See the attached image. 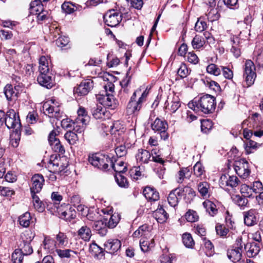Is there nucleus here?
I'll return each mask as SVG.
<instances>
[{
  "label": "nucleus",
  "mask_w": 263,
  "mask_h": 263,
  "mask_svg": "<svg viewBox=\"0 0 263 263\" xmlns=\"http://www.w3.org/2000/svg\"><path fill=\"white\" fill-rule=\"evenodd\" d=\"M140 92L141 89H138L133 93L126 107V111L128 115H138L142 107L143 103L146 101V98L148 95L146 90L142 92L138 101H136V96L137 95H140Z\"/></svg>",
  "instance_id": "obj_1"
},
{
  "label": "nucleus",
  "mask_w": 263,
  "mask_h": 263,
  "mask_svg": "<svg viewBox=\"0 0 263 263\" xmlns=\"http://www.w3.org/2000/svg\"><path fill=\"white\" fill-rule=\"evenodd\" d=\"M196 105L197 108L203 113L210 114L215 109V99L211 95H205L200 97Z\"/></svg>",
  "instance_id": "obj_2"
},
{
  "label": "nucleus",
  "mask_w": 263,
  "mask_h": 263,
  "mask_svg": "<svg viewBox=\"0 0 263 263\" xmlns=\"http://www.w3.org/2000/svg\"><path fill=\"white\" fill-rule=\"evenodd\" d=\"M88 161L94 167L103 171L107 170L112 163V159L108 156L97 154L89 155Z\"/></svg>",
  "instance_id": "obj_3"
},
{
  "label": "nucleus",
  "mask_w": 263,
  "mask_h": 263,
  "mask_svg": "<svg viewBox=\"0 0 263 263\" xmlns=\"http://www.w3.org/2000/svg\"><path fill=\"white\" fill-rule=\"evenodd\" d=\"M243 245L245 243L242 241V237H238L233 248L228 250V257L233 262H238L241 259Z\"/></svg>",
  "instance_id": "obj_4"
},
{
  "label": "nucleus",
  "mask_w": 263,
  "mask_h": 263,
  "mask_svg": "<svg viewBox=\"0 0 263 263\" xmlns=\"http://www.w3.org/2000/svg\"><path fill=\"white\" fill-rule=\"evenodd\" d=\"M243 70V78L245 79L248 86H250L253 84L256 77V68L254 63L250 60H247Z\"/></svg>",
  "instance_id": "obj_5"
},
{
  "label": "nucleus",
  "mask_w": 263,
  "mask_h": 263,
  "mask_svg": "<svg viewBox=\"0 0 263 263\" xmlns=\"http://www.w3.org/2000/svg\"><path fill=\"white\" fill-rule=\"evenodd\" d=\"M4 123L8 128L15 129V130H20L21 126L18 115L12 109L7 111Z\"/></svg>",
  "instance_id": "obj_6"
},
{
  "label": "nucleus",
  "mask_w": 263,
  "mask_h": 263,
  "mask_svg": "<svg viewBox=\"0 0 263 263\" xmlns=\"http://www.w3.org/2000/svg\"><path fill=\"white\" fill-rule=\"evenodd\" d=\"M44 113L50 118H55L57 119L62 117V112L58 105H56L55 102L52 100L47 101L43 105Z\"/></svg>",
  "instance_id": "obj_7"
},
{
  "label": "nucleus",
  "mask_w": 263,
  "mask_h": 263,
  "mask_svg": "<svg viewBox=\"0 0 263 263\" xmlns=\"http://www.w3.org/2000/svg\"><path fill=\"white\" fill-rule=\"evenodd\" d=\"M151 128L155 133L160 135L162 139L165 140L168 138V135L166 132L168 125L165 121L157 118L154 122L151 123Z\"/></svg>",
  "instance_id": "obj_8"
},
{
  "label": "nucleus",
  "mask_w": 263,
  "mask_h": 263,
  "mask_svg": "<svg viewBox=\"0 0 263 263\" xmlns=\"http://www.w3.org/2000/svg\"><path fill=\"white\" fill-rule=\"evenodd\" d=\"M96 98L101 105L108 109H115L118 105L117 100L112 95H98Z\"/></svg>",
  "instance_id": "obj_9"
},
{
  "label": "nucleus",
  "mask_w": 263,
  "mask_h": 263,
  "mask_svg": "<svg viewBox=\"0 0 263 263\" xmlns=\"http://www.w3.org/2000/svg\"><path fill=\"white\" fill-rule=\"evenodd\" d=\"M248 163L244 159L235 161L234 167L236 174L241 178H246L249 176L250 171L249 170Z\"/></svg>",
  "instance_id": "obj_10"
},
{
  "label": "nucleus",
  "mask_w": 263,
  "mask_h": 263,
  "mask_svg": "<svg viewBox=\"0 0 263 263\" xmlns=\"http://www.w3.org/2000/svg\"><path fill=\"white\" fill-rule=\"evenodd\" d=\"M54 212L58 213L60 218L69 221L75 218L76 216L75 210L71 208H68L67 205L57 208V211Z\"/></svg>",
  "instance_id": "obj_11"
},
{
  "label": "nucleus",
  "mask_w": 263,
  "mask_h": 263,
  "mask_svg": "<svg viewBox=\"0 0 263 263\" xmlns=\"http://www.w3.org/2000/svg\"><path fill=\"white\" fill-rule=\"evenodd\" d=\"M30 13L37 16H46L48 12L44 10L43 5L40 1L34 0L30 3Z\"/></svg>",
  "instance_id": "obj_12"
},
{
  "label": "nucleus",
  "mask_w": 263,
  "mask_h": 263,
  "mask_svg": "<svg viewBox=\"0 0 263 263\" xmlns=\"http://www.w3.org/2000/svg\"><path fill=\"white\" fill-rule=\"evenodd\" d=\"M93 87V82L90 80L82 81L80 84L74 89V95L78 96H85Z\"/></svg>",
  "instance_id": "obj_13"
},
{
  "label": "nucleus",
  "mask_w": 263,
  "mask_h": 263,
  "mask_svg": "<svg viewBox=\"0 0 263 263\" xmlns=\"http://www.w3.org/2000/svg\"><path fill=\"white\" fill-rule=\"evenodd\" d=\"M107 217H103L102 219L100 218L99 220L96 221L92 224L93 229L101 236L106 235L107 233Z\"/></svg>",
  "instance_id": "obj_14"
},
{
  "label": "nucleus",
  "mask_w": 263,
  "mask_h": 263,
  "mask_svg": "<svg viewBox=\"0 0 263 263\" xmlns=\"http://www.w3.org/2000/svg\"><path fill=\"white\" fill-rule=\"evenodd\" d=\"M32 185L30 187L31 193H39L41 191L44 183V179L41 174H35L31 178Z\"/></svg>",
  "instance_id": "obj_15"
},
{
  "label": "nucleus",
  "mask_w": 263,
  "mask_h": 263,
  "mask_svg": "<svg viewBox=\"0 0 263 263\" xmlns=\"http://www.w3.org/2000/svg\"><path fill=\"white\" fill-rule=\"evenodd\" d=\"M37 81L40 85L48 89L51 88L54 85L50 73H40L37 78Z\"/></svg>",
  "instance_id": "obj_16"
},
{
  "label": "nucleus",
  "mask_w": 263,
  "mask_h": 263,
  "mask_svg": "<svg viewBox=\"0 0 263 263\" xmlns=\"http://www.w3.org/2000/svg\"><path fill=\"white\" fill-rule=\"evenodd\" d=\"M121 242L118 239H109L104 243L106 251L110 254H114L120 250Z\"/></svg>",
  "instance_id": "obj_17"
},
{
  "label": "nucleus",
  "mask_w": 263,
  "mask_h": 263,
  "mask_svg": "<svg viewBox=\"0 0 263 263\" xmlns=\"http://www.w3.org/2000/svg\"><path fill=\"white\" fill-rule=\"evenodd\" d=\"M181 195L182 190L179 189H176L171 192L167 197L169 204L172 207L177 206L178 203L179 199L181 198Z\"/></svg>",
  "instance_id": "obj_18"
},
{
  "label": "nucleus",
  "mask_w": 263,
  "mask_h": 263,
  "mask_svg": "<svg viewBox=\"0 0 263 263\" xmlns=\"http://www.w3.org/2000/svg\"><path fill=\"white\" fill-rule=\"evenodd\" d=\"M254 210H250L243 213L244 223L247 226H253L257 223V218Z\"/></svg>",
  "instance_id": "obj_19"
},
{
  "label": "nucleus",
  "mask_w": 263,
  "mask_h": 263,
  "mask_svg": "<svg viewBox=\"0 0 263 263\" xmlns=\"http://www.w3.org/2000/svg\"><path fill=\"white\" fill-rule=\"evenodd\" d=\"M102 105H95L91 109L93 117L97 119H104L108 116V113L106 108L102 106Z\"/></svg>",
  "instance_id": "obj_20"
},
{
  "label": "nucleus",
  "mask_w": 263,
  "mask_h": 263,
  "mask_svg": "<svg viewBox=\"0 0 263 263\" xmlns=\"http://www.w3.org/2000/svg\"><path fill=\"white\" fill-rule=\"evenodd\" d=\"M151 158V155L150 153L148 151L143 149H138V153L136 155L137 161L141 164L147 163L150 160Z\"/></svg>",
  "instance_id": "obj_21"
},
{
  "label": "nucleus",
  "mask_w": 263,
  "mask_h": 263,
  "mask_svg": "<svg viewBox=\"0 0 263 263\" xmlns=\"http://www.w3.org/2000/svg\"><path fill=\"white\" fill-rule=\"evenodd\" d=\"M245 249L247 251V256L249 257L255 256L260 251V247L257 243H251L243 245Z\"/></svg>",
  "instance_id": "obj_22"
},
{
  "label": "nucleus",
  "mask_w": 263,
  "mask_h": 263,
  "mask_svg": "<svg viewBox=\"0 0 263 263\" xmlns=\"http://www.w3.org/2000/svg\"><path fill=\"white\" fill-rule=\"evenodd\" d=\"M143 195L149 201H155L159 199V193L151 187H146L143 190Z\"/></svg>",
  "instance_id": "obj_23"
},
{
  "label": "nucleus",
  "mask_w": 263,
  "mask_h": 263,
  "mask_svg": "<svg viewBox=\"0 0 263 263\" xmlns=\"http://www.w3.org/2000/svg\"><path fill=\"white\" fill-rule=\"evenodd\" d=\"M140 246L141 250L143 252H147L154 247V239L152 238L150 240H148L147 237H143L140 241Z\"/></svg>",
  "instance_id": "obj_24"
},
{
  "label": "nucleus",
  "mask_w": 263,
  "mask_h": 263,
  "mask_svg": "<svg viewBox=\"0 0 263 263\" xmlns=\"http://www.w3.org/2000/svg\"><path fill=\"white\" fill-rule=\"evenodd\" d=\"M153 216L159 223L165 222L168 217V214L162 207L158 208L154 212Z\"/></svg>",
  "instance_id": "obj_25"
},
{
  "label": "nucleus",
  "mask_w": 263,
  "mask_h": 263,
  "mask_svg": "<svg viewBox=\"0 0 263 263\" xmlns=\"http://www.w3.org/2000/svg\"><path fill=\"white\" fill-rule=\"evenodd\" d=\"M82 9L80 6H76L70 2H64L62 5V9L66 14H70L75 11H80Z\"/></svg>",
  "instance_id": "obj_26"
},
{
  "label": "nucleus",
  "mask_w": 263,
  "mask_h": 263,
  "mask_svg": "<svg viewBox=\"0 0 263 263\" xmlns=\"http://www.w3.org/2000/svg\"><path fill=\"white\" fill-rule=\"evenodd\" d=\"M49 59L45 56H42L39 59V71L40 73H50Z\"/></svg>",
  "instance_id": "obj_27"
},
{
  "label": "nucleus",
  "mask_w": 263,
  "mask_h": 263,
  "mask_svg": "<svg viewBox=\"0 0 263 263\" xmlns=\"http://www.w3.org/2000/svg\"><path fill=\"white\" fill-rule=\"evenodd\" d=\"M149 227L147 224H143L139 227V228L136 230L133 236L134 237L138 238L139 237L143 236V237H147L150 234V231L149 230Z\"/></svg>",
  "instance_id": "obj_28"
},
{
  "label": "nucleus",
  "mask_w": 263,
  "mask_h": 263,
  "mask_svg": "<svg viewBox=\"0 0 263 263\" xmlns=\"http://www.w3.org/2000/svg\"><path fill=\"white\" fill-rule=\"evenodd\" d=\"M109 165L116 172V174H122L127 171V167L123 161L117 160L114 162L112 160V163L109 164Z\"/></svg>",
  "instance_id": "obj_29"
},
{
  "label": "nucleus",
  "mask_w": 263,
  "mask_h": 263,
  "mask_svg": "<svg viewBox=\"0 0 263 263\" xmlns=\"http://www.w3.org/2000/svg\"><path fill=\"white\" fill-rule=\"evenodd\" d=\"M220 180L221 181H225L226 185L232 187H236L239 184V180L235 176H229V178L226 175H222Z\"/></svg>",
  "instance_id": "obj_30"
},
{
  "label": "nucleus",
  "mask_w": 263,
  "mask_h": 263,
  "mask_svg": "<svg viewBox=\"0 0 263 263\" xmlns=\"http://www.w3.org/2000/svg\"><path fill=\"white\" fill-rule=\"evenodd\" d=\"M197 190L202 197L209 196L210 184L206 181H201L197 184Z\"/></svg>",
  "instance_id": "obj_31"
},
{
  "label": "nucleus",
  "mask_w": 263,
  "mask_h": 263,
  "mask_svg": "<svg viewBox=\"0 0 263 263\" xmlns=\"http://www.w3.org/2000/svg\"><path fill=\"white\" fill-rule=\"evenodd\" d=\"M202 204L206 211L211 216H213L217 214L218 210L216 205L211 201L206 200L203 202Z\"/></svg>",
  "instance_id": "obj_32"
},
{
  "label": "nucleus",
  "mask_w": 263,
  "mask_h": 263,
  "mask_svg": "<svg viewBox=\"0 0 263 263\" xmlns=\"http://www.w3.org/2000/svg\"><path fill=\"white\" fill-rule=\"evenodd\" d=\"M55 242L59 247H65L68 243V238L64 233L59 232L55 236Z\"/></svg>",
  "instance_id": "obj_33"
},
{
  "label": "nucleus",
  "mask_w": 263,
  "mask_h": 263,
  "mask_svg": "<svg viewBox=\"0 0 263 263\" xmlns=\"http://www.w3.org/2000/svg\"><path fill=\"white\" fill-rule=\"evenodd\" d=\"M120 220V215L118 213H115L108 217L107 226L108 228L113 229L116 227Z\"/></svg>",
  "instance_id": "obj_34"
},
{
  "label": "nucleus",
  "mask_w": 263,
  "mask_h": 263,
  "mask_svg": "<svg viewBox=\"0 0 263 263\" xmlns=\"http://www.w3.org/2000/svg\"><path fill=\"white\" fill-rule=\"evenodd\" d=\"M4 93L9 101L15 100L17 98V92L15 91L11 85H7L5 87Z\"/></svg>",
  "instance_id": "obj_35"
},
{
  "label": "nucleus",
  "mask_w": 263,
  "mask_h": 263,
  "mask_svg": "<svg viewBox=\"0 0 263 263\" xmlns=\"http://www.w3.org/2000/svg\"><path fill=\"white\" fill-rule=\"evenodd\" d=\"M231 198L233 202L241 208L243 209L248 202V199L245 197L239 195H233Z\"/></svg>",
  "instance_id": "obj_36"
},
{
  "label": "nucleus",
  "mask_w": 263,
  "mask_h": 263,
  "mask_svg": "<svg viewBox=\"0 0 263 263\" xmlns=\"http://www.w3.org/2000/svg\"><path fill=\"white\" fill-rule=\"evenodd\" d=\"M78 235L84 241H88L91 236V231L87 226H84L79 230Z\"/></svg>",
  "instance_id": "obj_37"
},
{
  "label": "nucleus",
  "mask_w": 263,
  "mask_h": 263,
  "mask_svg": "<svg viewBox=\"0 0 263 263\" xmlns=\"http://www.w3.org/2000/svg\"><path fill=\"white\" fill-rule=\"evenodd\" d=\"M78 117L76 120L78 121H81L83 123H88L89 121V117L87 115V112L85 108L83 107H80L77 111Z\"/></svg>",
  "instance_id": "obj_38"
},
{
  "label": "nucleus",
  "mask_w": 263,
  "mask_h": 263,
  "mask_svg": "<svg viewBox=\"0 0 263 263\" xmlns=\"http://www.w3.org/2000/svg\"><path fill=\"white\" fill-rule=\"evenodd\" d=\"M65 139L71 145L77 143L80 138L79 135L73 131H68L64 135Z\"/></svg>",
  "instance_id": "obj_39"
},
{
  "label": "nucleus",
  "mask_w": 263,
  "mask_h": 263,
  "mask_svg": "<svg viewBox=\"0 0 263 263\" xmlns=\"http://www.w3.org/2000/svg\"><path fill=\"white\" fill-rule=\"evenodd\" d=\"M32 198V202L34 208L39 212H43L44 210V206L36 193H31Z\"/></svg>",
  "instance_id": "obj_40"
},
{
  "label": "nucleus",
  "mask_w": 263,
  "mask_h": 263,
  "mask_svg": "<svg viewBox=\"0 0 263 263\" xmlns=\"http://www.w3.org/2000/svg\"><path fill=\"white\" fill-rule=\"evenodd\" d=\"M72 123L73 131L81 134L84 131L85 125L87 123H83L81 121H78V120L75 119Z\"/></svg>",
  "instance_id": "obj_41"
},
{
  "label": "nucleus",
  "mask_w": 263,
  "mask_h": 263,
  "mask_svg": "<svg viewBox=\"0 0 263 263\" xmlns=\"http://www.w3.org/2000/svg\"><path fill=\"white\" fill-rule=\"evenodd\" d=\"M56 242L54 239L48 236H45L43 241L44 249L49 251H52L56 247Z\"/></svg>",
  "instance_id": "obj_42"
},
{
  "label": "nucleus",
  "mask_w": 263,
  "mask_h": 263,
  "mask_svg": "<svg viewBox=\"0 0 263 263\" xmlns=\"http://www.w3.org/2000/svg\"><path fill=\"white\" fill-rule=\"evenodd\" d=\"M194 174L197 178V182L202 180V176L205 173L203 167L200 162H197L194 166Z\"/></svg>",
  "instance_id": "obj_43"
},
{
  "label": "nucleus",
  "mask_w": 263,
  "mask_h": 263,
  "mask_svg": "<svg viewBox=\"0 0 263 263\" xmlns=\"http://www.w3.org/2000/svg\"><path fill=\"white\" fill-rule=\"evenodd\" d=\"M89 251L95 256L99 257L104 255L102 248L98 246L96 243H92L89 247Z\"/></svg>",
  "instance_id": "obj_44"
},
{
  "label": "nucleus",
  "mask_w": 263,
  "mask_h": 263,
  "mask_svg": "<svg viewBox=\"0 0 263 263\" xmlns=\"http://www.w3.org/2000/svg\"><path fill=\"white\" fill-rule=\"evenodd\" d=\"M204 43L205 42L202 36L196 35L192 41V45L194 49H198L203 47Z\"/></svg>",
  "instance_id": "obj_45"
},
{
  "label": "nucleus",
  "mask_w": 263,
  "mask_h": 263,
  "mask_svg": "<svg viewBox=\"0 0 263 263\" xmlns=\"http://www.w3.org/2000/svg\"><path fill=\"white\" fill-rule=\"evenodd\" d=\"M182 242L184 245L189 248H192L194 245V241L189 233H184L182 235Z\"/></svg>",
  "instance_id": "obj_46"
},
{
  "label": "nucleus",
  "mask_w": 263,
  "mask_h": 263,
  "mask_svg": "<svg viewBox=\"0 0 263 263\" xmlns=\"http://www.w3.org/2000/svg\"><path fill=\"white\" fill-rule=\"evenodd\" d=\"M206 70L208 73L215 76L220 75L221 71V69L215 64H210L208 65L206 67Z\"/></svg>",
  "instance_id": "obj_47"
},
{
  "label": "nucleus",
  "mask_w": 263,
  "mask_h": 263,
  "mask_svg": "<svg viewBox=\"0 0 263 263\" xmlns=\"http://www.w3.org/2000/svg\"><path fill=\"white\" fill-rule=\"evenodd\" d=\"M30 220L31 216L29 212H26L21 215L18 218L20 224L24 227H27L29 226Z\"/></svg>",
  "instance_id": "obj_48"
},
{
  "label": "nucleus",
  "mask_w": 263,
  "mask_h": 263,
  "mask_svg": "<svg viewBox=\"0 0 263 263\" xmlns=\"http://www.w3.org/2000/svg\"><path fill=\"white\" fill-rule=\"evenodd\" d=\"M21 138V133L20 130H15L11 135L10 143L11 145L14 147H16L19 144Z\"/></svg>",
  "instance_id": "obj_49"
},
{
  "label": "nucleus",
  "mask_w": 263,
  "mask_h": 263,
  "mask_svg": "<svg viewBox=\"0 0 263 263\" xmlns=\"http://www.w3.org/2000/svg\"><path fill=\"white\" fill-rule=\"evenodd\" d=\"M103 20L106 25L113 27L118 25L122 20V17H103Z\"/></svg>",
  "instance_id": "obj_50"
},
{
  "label": "nucleus",
  "mask_w": 263,
  "mask_h": 263,
  "mask_svg": "<svg viewBox=\"0 0 263 263\" xmlns=\"http://www.w3.org/2000/svg\"><path fill=\"white\" fill-rule=\"evenodd\" d=\"M20 247L21 248L18 249L22 252L24 255H28L33 252V249L32 246L30 244V242L23 241V245L21 244Z\"/></svg>",
  "instance_id": "obj_51"
},
{
  "label": "nucleus",
  "mask_w": 263,
  "mask_h": 263,
  "mask_svg": "<svg viewBox=\"0 0 263 263\" xmlns=\"http://www.w3.org/2000/svg\"><path fill=\"white\" fill-rule=\"evenodd\" d=\"M115 179L119 186L121 187H127L128 183L127 179L122 175V174H116Z\"/></svg>",
  "instance_id": "obj_52"
},
{
  "label": "nucleus",
  "mask_w": 263,
  "mask_h": 263,
  "mask_svg": "<svg viewBox=\"0 0 263 263\" xmlns=\"http://www.w3.org/2000/svg\"><path fill=\"white\" fill-rule=\"evenodd\" d=\"M23 254L18 249H15L12 254V260L13 263H22L23 259Z\"/></svg>",
  "instance_id": "obj_53"
},
{
  "label": "nucleus",
  "mask_w": 263,
  "mask_h": 263,
  "mask_svg": "<svg viewBox=\"0 0 263 263\" xmlns=\"http://www.w3.org/2000/svg\"><path fill=\"white\" fill-rule=\"evenodd\" d=\"M50 145L52 149L55 152L59 153L61 154H64L65 153V148L61 144L59 140L54 141Z\"/></svg>",
  "instance_id": "obj_54"
},
{
  "label": "nucleus",
  "mask_w": 263,
  "mask_h": 263,
  "mask_svg": "<svg viewBox=\"0 0 263 263\" xmlns=\"http://www.w3.org/2000/svg\"><path fill=\"white\" fill-rule=\"evenodd\" d=\"M212 122L210 120L201 121V130L204 133H208L212 128Z\"/></svg>",
  "instance_id": "obj_55"
},
{
  "label": "nucleus",
  "mask_w": 263,
  "mask_h": 263,
  "mask_svg": "<svg viewBox=\"0 0 263 263\" xmlns=\"http://www.w3.org/2000/svg\"><path fill=\"white\" fill-rule=\"evenodd\" d=\"M124 131L123 125L119 121H115L110 126V133L112 134H116L118 132L123 133Z\"/></svg>",
  "instance_id": "obj_56"
},
{
  "label": "nucleus",
  "mask_w": 263,
  "mask_h": 263,
  "mask_svg": "<svg viewBox=\"0 0 263 263\" xmlns=\"http://www.w3.org/2000/svg\"><path fill=\"white\" fill-rule=\"evenodd\" d=\"M55 252L61 258H69L71 256V253L77 254L75 251L70 249L61 250L56 249Z\"/></svg>",
  "instance_id": "obj_57"
},
{
  "label": "nucleus",
  "mask_w": 263,
  "mask_h": 263,
  "mask_svg": "<svg viewBox=\"0 0 263 263\" xmlns=\"http://www.w3.org/2000/svg\"><path fill=\"white\" fill-rule=\"evenodd\" d=\"M177 74L181 78H186L190 74V71L185 64H181L178 69Z\"/></svg>",
  "instance_id": "obj_58"
},
{
  "label": "nucleus",
  "mask_w": 263,
  "mask_h": 263,
  "mask_svg": "<svg viewBox=\"0 0 263 263\" xmlns=\"http://www.w3.org/2000/svg\"><path fill=\"white\" fill-rule=\"evenodd\" d=\"M184 217L186 220L190 222L196 221L198 219L197 213L193 210L188 211L185 214Z\"/></svg>",
  "instance_id": "obj_59"
},
{
  "label": "nucleus",
  "mask_w": 263,
  "mask_h": 263,
  "mask_svg": "<svg viewBox=\"0 0 263 263\" xmlns=\"http://www.w3.org/2000/svg\"><path fill=\"white\" fill-rule=\"evenodd\" d=\"M190 173L187 167L183 168L178 172L177 182L181 183L183 182L186 176H190Z\"/></svg>",
  "instance_id": "obj_60"
},
{
  "label": "nucleus",
  "mask_w": 263,
  "mask_h": 263,
  "mask_svg": "<svg viewBox=\"0 0 263 263\" xmlns=\"http://www.w3.org/2000/svg\"><path fill=\"white\" fill-rule=\"evenodd\" d=\"M240 192L243 196L250 197L252 196L253 191L251 187L244 184L241 186Z\"/></svg>",
  "instance_id": "obj_61"
},
{
  "label": "nucleus",
  "mask_w": 263,
  "mask_h": 263,
  "mask_svg": "<svg viewBox=\"0 0 263 263\" xmlns=\"http://www.w3.org/2000/svg\"><path fill=\"white\" fill-rule=\"evenodd\" d=\"M204 2L210 7V11L206 15H211L212 16L215 15L216 13H217L216 9L214 8L216 5L215 0H204Z\"/></svg>",
  "instance_id": "obj_62"
},
{
  "label": "nucleus",
  "mask_w": 263,
  "mask_h": 263,
  "mask_svg": "<svg viewBox=\"0 0 263 263\" xmlns=\"http://www.w3.org/2000/svg\"><path fill=\"white\" fill-rule=\"evenodd\" d=\"M201 17H199L195 26V29L198 32H202L206 28V22L204 21L201 20Z\"/></svg>",
  "instance_id": "obj_63"
},
{
  "label": "nucleus",
  "mask_w": 263,
  "mask_h": 263,
  "mask_svg": "<svg viewBox=\"0 0 263 263\" xmlns=\"http://www.w3.org/2000/svg\"><path fill=\"white\" fill-rule=\"evenodd\" d=\"M180 102L179 101V99L177 98H174L172 101L170 107H168V109L172 112H175L180 107Z\"/></svg>",
  "instance_id": "obj_64"
}]
</instances>
